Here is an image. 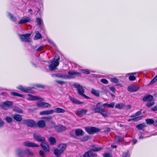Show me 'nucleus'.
<instances>
[{"mask_svg":"<svg viewBox=\"0 0 157 157\" xmlns=\"http://www.w3.org/2000/svg\"><path fill=\"white\" fill-rule=\"evenodd\" d=\"M36 21H37V23L39 25H41L42 22V20L40 18H37L36 19Z\"/></svg>","mask_w":157,"mask_h":157,"instance_id":"603ef678","label":"nucleus"},{"mask_svg":"<svg viewBox=\"0 0 157 157\" xmlns=\"http://www.w3.org/2000/svg\"><path fill=\"white\" fill-rule=\"evenodd\" d=\"M23 145L27 147H39V145L36 144H35L30 142H25L23 143Z\"/></svg>","mask_w":157,"mask_h":157,"instance_id":"ddd939ff","label":"nucleus"},{"mask_svg":"<svg viewBox=\"0 0 157 157\" xmlns=\"http://www.w3.org/2000/svg\"><path fill=\"white\" fill-rule=\"evenodd\" d=\"M26 153L27 154L30 156H32L33 155V153L32 151L28 149L26 150Z\"/></svg>","mask_w":157,"mask_h":157,"instance_id":"09e8293b","label":"nucleus"},{"mask_svg":"<svg viewBox=\"0 0 157 157\" xmlns=\"http://www.w3.org/2000/svg\"><path fill=\"white\" fill-rule=\"evenodd\" d=\"M33 137L35 139L38 141L41 142L45 141V138L44 137L41 136L37 134L34 133L33 134Z\"/></svg>","mask_w":157,"mask_h":157,"instance_id":"f8f14e48","label":"nucleus"},{"mask_svg":"<svg viewBox=\"0 0 157 157\" xmlns=\"http://www.w3.org/2000/svg\"><path fill=\"white\" fill-rule=\"evenodd\" d=\"M143 118V117L142 116L137 117L136 118H134L131 119H128V121H138L140 120H141Z\"/></svg>","mask_w":157,"mask_h":157,"instance_id":"58836bf2","label":"nucleus"},{"mask_svg":"<svg viewBox=\"0 0 157 157\" xmlns=\"http://www.w3.org/2000/svg\"><path fill=\"white\" fill-rule=\"evenodd\" d=\"M52 117L49 116L48 117H45L42 118V119H45L46 120H50L52 119Z\"/></svg>","mask_w":157,"mask_h":157,"instance_id":"680f3d73","label":"nucleus"},{"mask_svg":"<svg viewBox=\"0 0 157 157\" xmlns=\"http://www.w3.org/2000/svg\"><path fill=\"white\" fill-rule=\"evenodd\" d=\"M136 73L135 72V73H129V74H128V75H130L129 77V79L130 80L134 81L136 79V77L135 76H134L133 75H131L132 74H135Z\"/></svg>","mask_w":157,"mask_h":157,"instance_id":"f704fd0d","label":"nucleus"},{"mask_svg":"<svg viewBox=\"0 0 157 157\" xmlns=\"http://www.w3.org/2000/svg\"><path fill=\"white\" fill-rule=\"evenodd\" d=\"M17 88L24 92H28L30 91V90L29 88L23 87L21 86H18Z\"/></svg>","mask_w":157,"mask_h":157,"instance_id":"c756f323","label":"nucleus"},{"mask_svg":"<svg viewBox=\"0 0 157 157\" xmlns=\"http://www.w3.org/2000/svg\"><path fill=\"white\" fill-rule=\"evenodd\" d=\"M54 153L55 155L57 157H60L63 152L58 148H55L54 150Z\"/></svg>","mask_w":157,"mask_h":157,"instance_id":"4468645a","label":"nucleus"},{"mask_svg":"<svg viewBox=\"0 0 157 157\" xmlns=\"http://www.w3.org/2000/svg\"><path fill=\"white\" fill-rule=\"evenodd\" d=\"M97 156V154L93 153L91 151H88L86 152L83 155V157H90L91 156L96 157Z\"/></svg>","mask_w":157,"mask_h":157,"instance_id":"f3484780","label":"nucleus"},{"mask_svg":"<svg viewBox=\"0 0 157 157\" xmlns=\"http://www.w3.org/2000/svg\"><path fill=\"white\" fill-rule=\"evenodd\" d=\"M89 139L88 136H86L82 138L81 140L82 141H85L88 140Z\"/></svg>","mask_w":157,"mask_h":157,"instance_id":"bf43d9fd","label":"nucleus"},{"mask_svg":"<svg viewBox=\"0 0 157 157\" xmlns=\"http://www.w3.org/2000/svg\"><path fill=\"white\" fill-rule=\"evenodd\" d=\"M31 21V19L28 17H22L20 21L18 22L19 24H23Z\"/></svg>","mask_w":157,"mask_h":157,"instance_id":"9b49d317","label":"nucleus"},{"mask_svg":"<svg viewBox=\"0 0 157 157\" xmlns=\"http://www.w3.org/2000/svg\"><path fill=\"white\" fill-rule=\"evenodd\" d=\"M13 117L15 120L18 122L21 121L22 120L21 115L19 114H16L14 115L13 116Z\"/></svg>","mask_w":157,"mask_h":157,"instance_id":"c85d7f7f","label":"nucleus"},{"mask_svg":"<svg viewBox=\"0 0 157 157\" xmlns=\"http://www.w3.org/2000/svg\"><path fill=\"white\" fill-rule=\"evenodd\" d=\"M91 93L94 95L97 96H99V92L98 90H96L94 89H92L91 90Z\"/></svg>","mask_w":157,"mask_h":157,"instance_id":"c9c22d12","label":"nucleus"},{"mask_svg":"<svg viewBox=\"0 0 157 157\" xmlns=\"http://www.w3.org/2000/svg\"><path fill=\"white\" fill-rule=\"evenodd\" d=\"M22 151L20 150H18L16 151V154L18 157H20Z\"/></svg>","mask_w":157,"mask_h":157,"instance_id":"8fccbe9b","label":"nucleus"},{"mask_svg":"<svg viewBox=\"0 0 157 157\" xmlns=\"http://www.w3.org/2000/svg\"><path fill=\"white\" fill-rule=\"evenodd\" d=\"M57 125H56V123L53 122L51 121L50 123L49 124L48 128L50 129L51 128H55V129H56V127H57Z\"/></svg>","mask_w":157,"mask_h":157,"instance_id":"7c9ffc66","label":"nucleus"},{"mask_svg":"<svg viewBox=\"0 0 157 157\" xmlns=\"http://www.w3.org/2000/svg\"><path fill=\"white\" fill-rule=\"evenodd\" d=\"M6 14L11 20L14 21H16V17L11 14L10 13L7 12L6 13Z\"/></svg>","mask_w":157,"mask_h":157,"instance_id":"2f4dec72","label":"nucleus"},{"mask_svg":"<svg viewBox=\"0 0 157 157\" xmlns=\"http://www.w3.org/2000/svg\"><path fill=\"white\" fill-rule=\"evenodd\" d=\"M132 108V106L131 105H128L126 106V109H129Z\"/></svg>","mask_w":157,"mask_h":157,"instance_id":"774afa93","label":"nucleus"},{"mask_svg":"<svg viewBox=\"0 0 157 157\" xmlns=\"http://www.w3.org/2000/svg\"><path fill=\"white\" fill-rule=\"evenodd\" d=\"M146 126L145 123H142L136 125V127L138 129L142 130L146 127Z\"/></svg>","mask_w":157,"mask_h":157,"instance_id":"473e14b6","label":"nucleus"},{"mask_svg":"<svg viewBox=\"0 0 157 157\" xmlns=\"http://www.w3.org/2000/svg\"><path fill=\"white\" fill-rule=\"evenodd\" d=\"M115 105V103L114 102H112L110 104H108L107 103H105L103 105L104 106H107L108 107L113 108Z\"/></svg>","mask_w":157,"mask_h":157,"instance_id":"e433bc0d","label":"nucleus"},{"mask_svg":"<svg viewBox=\"0 0 157 157\" xmlns=\"http://www.w3.org/2000/svg\"><path fill=\"white\" fill-rule=\"evenodd\" d=\"M51 106V105L47 103L44 102L43 107L44 108H46L48 107H50Z\"/></svg>","mask_w":157,"mask_h":157,"instance_id":"de8ad7c7","label":"nucleus"},{"mask_svg":"<svg viewBox=\"0 0 157 157\" xmlns=\"http://www.w3.org/2000/svg\"><path fill=\"white\" fill-rule=\"evenodd\" d=\"M141 111H139L135 114V116H136V117L138 116L141 114Z\"/></svg>","mask_w":157,"mask_h":157,"instance_id":"69168bd1","label":"nucleus"},{"mask_svg":"<svg viewBox=\"0 0 157 157\" xmlns=\"http://www.w3.org/2000/svg\"><path fill=\"white\" fill-rule=\"evenodd\" d=\"M104 157H111V155L109 153H105L104 154Z\"/></svg>","mask_w":157,"mask_h":157,"instance_id":"e2e57ef3","label":"nucleus"},{"mask_svg":"<svg viewBox=\"0 0 157 157\" xmlns=\"http://www.w3.org/2000/svg\"><path fill=\"white\" fill-rule=\"evenodd\" d=\"M25 124L28 126L33 127L35 126L36 123L34 121L31 120H26L25 121Z\"/></svg>","mask_w":157,"mask_h":157,"instance_id":"6e6552de","label":"nucleus"},{"mask_svg":"<svg viewBox=\"0 0 157 157\" xmlns=\"http://www.w3.org/2000/svg\"><path fill=\"white\" fill-rule=\"evenodd\" d=\"M155 104V102L153 101L148 102L146 104V106L148 107H151Z\"/></svg>","mask_w":157,"mask_h":157,"instance_id":"37998d69","label":"nucleus"},{"mask_svg":"<svg viewBox=\"0 0 157 157\" xmlns=\"http://www.w3.org/2000/svg\"><path fill=\"white\" fill-rule=\"evenodd\" d=\"M67 129L63 125H58L56 127V130L58 132H62L65 131Z\"/></svg>","mask_w":157,"mask_h":157,"instance_id":"2eb2a0df","label":"nucleus"},{"mask_svg":"<svg viewBox=\"0 0 157 157\" xmlns=\"http://www.w3.org/2000/svg\"><path fill=\"white\" fill-rule=\"evenodd\" d=\"M110 81L113 82L117 83L119 82V80L115 78H110Z\"/></svg>","mask_w":157,"mask_h":157,"instance_id":"a18cd8bd","label":"nucleus"},{"mask_svg":"<svg viewBox=\"0 0 157 157\" xmlns=\"http://www.w3.org/2000/svg\"><path fill=\"white\" fill-rule=\"evenodd\" d=\"M11 94L14 96H18L20 97H22V98H24V96L22 94H20L17 93L15 92H11Z\"/></svg>","mask_w":157,"mask_h":157,"instance_id":"ea45409f","label":"nucleus"},{"mask_svg":"<svg viewBox=\"0 0 157 157\" xmlns=\"http://www.w3.org/2000/svg\"><path fill=\"white\" fill-rule=\"evenodd\" d=\"M4 125V122L0 119V128L3 127Z\"/></svg>","mask_w":157,"mask_h":157,"instance_id":"052dcab7","label":"nucleus"},{"mask_svg":"<svg viewBox=\"0 0 157 157\" xmlns=\"http://www.w3.org/2000/svg\"><path fill=\"white\" fill-rule=\"evenodd\" d=\"M101 82L102 83L105 84H107L108 83V81L105 79H102L101 80Z\"/></svg>","mask_w":157,"mask_h":157,"instance_id":"5fc2aeb1","label":"nucleus"},{"mask_svg":"<svg viewBox=\"0 0 157 157\" xmlns=\"http://www.w3.org/2000/svg\"><path fill=\"white\" fill-rule=\"evenodd\" d=\"M139 88V86L131 85L128 87V90L129 92H133L137 91Z\"/></svg>","mask_w":157,"mask_h":157,"instance_id":"423d86ee","label":"nucleus"},{"mask_svg":"<svg viewBox=\"0 0 157 157\" xmlns=\"http://www.w3.org/2000/svg\"><path fill=\"white\" fill-rule=\"evenodd\" d=\"M146 121L147 124H151L154 122V120L152 119H147Z\"/></svg>","mask_w":157,"mask_h":157,"instance_id":"c03bdc74","label":"nucleus"},{"mask_svg":"<svg viewBox=\"0 0 157 157\" xmlns=\"http://www.w3.org/2000/svg\"><path fill=\"white\" fill-rule=\"evenodd\" d=\"M37 124L39 127L41 128L44 127L46 125L45 122L43 120L39 121L37 123Z\"/></svg>","mask_w":157,"mask_h":157,"instance_id":"5701e85b","label":"nucleus"},{"mask_svg":"<svg viewBox=\"0 0 157 157\" xmlns=\"http://www.w3.org/2000/svg\"><path fill=\"white\" fill-rule=\"evenodd\" d=\"M52 111L53 112V113H64L65 112V110L59 107L55 109L54 110H52Z\"/></svg>","mask_w":157,"mask_h":157,"instance_id":"aec40b11","label":"nucleus"},{"mask_svg":"<svg viewBox=\"0 0 157 157\" xmlns=\"http://www.w3.org/2000/svg\"><path fill=\"white\" fill-rule=\"evenodd\" d=\"M97 112H99L98 113H100L102 116L105 117H107L109 115L108 113H107L104 109H101L100 111H97Z\"/></svg>","mask_w":157,"mask_h":157,"instance_id":"393cba45","label":"nucleus"},{"mask_svg":"<svg viewBox=\"0 0 157 157\" xmlns=\"http://www.w3.org/2000/svg\"><path fill=\"white\" fill-rule=\"evenodd\" d=\"M31 34L28 33L24 35H19L21 40L23 41L29 42L30 41L29 36Z\"/></svg>","mask_w":157,"mask_h":157,"instance_id":"0eeeda50","label":"nucleus"},{"mask_svg":"<svg viewBox=\"0 0 157 157\" xmlns=\"http://www.w3.org/2000/svg\"><path fill=\"white\" fill-rule=\"evenodd\" d=\"M157 81V75L151 82L150 84H152Z\"/></svg>","mask_w":157,"mask_h":157,"instance_id":"864d4df0","label":"nucleus"},{"mask_svg":"<svg viewBox=\"0 0 157 157\" xmlns=\"http://www.w3.org/2000/svg\"><path fill=\"white\" fill-rule=\"evenodd\" d=\"M86 131L90 134H92L94 133L98 132L100 131V129L95 127L87 128L86 129Z\"/></svg>","mask_w":157,"mask_h":157,"instance_id":"39448f33","label":"nucleus"},{"mask_svg":"<svg viewBox=\"0 0 157 157\" xmlns=\"http://www.w3.org/2000/svg\"><path fill=\"white\" fill-rule=\"evenodd\" d=\"M57 147H58V148L63 152L67 147V145L66 144H61L58 145Z\"/></svg>","mask_w":157,"mask_h":157,"instance_id":"bb28decb","label":"nucleus"},{"mask_svg":"<svg viewBox=\"0 0 157 157\" xmlns=\"http://www.w3.org/2000/svg\"><path fill=\"white\" fill-rule=\"evenodd\" d=\"M41 142L40 145L42 148L45 151L49 152V147L45 140V139L44 141H42Z\"/></svg>","mask_w":157,"mask_h":157,"instance_id":"1a4fd4ad","label":"nucleus"},{"mask_svg":"<svg viewBox=\"0 0 157 157\" xmlns=\"http://www.w3.org/2000/svg\"><path fill=\"white\" fill-rule=\"evenodd\" d=\"M151 110L153 111H157V105L152 107L151 108Z\"/></svg>","mask_w":157,"mask_h":157,"instance_id":"13d9d810","label":"nucleus"},{"mask_svg":"<svg viewBox=\"0 0 157 157\" xmlns=\"http://www.w3.org/2000/svg\"><path fill=\"white\" fill-rule=\"evenodd\" d=\"M5 120L7 123H11L13 121L12 118L11 117L9 116L6 117Z\"/></svg>","mask_w":157,"mask_h":157,"instance_id":"a19ab883","label":"nucleus"},{"mask_svg":"<svg viewBox=\"0 0 157 157\" xmlns=\"http://www.w3.org/2000/svg\"><path fill=\"white\" fill-rule=\"evenodd\" d=\"M13 104L12 102L6 101L2 102L1 104V106L3 109L7 110L10 108L12 106Z\"/></svg>","mask_w":157,"mask_h":157,"instance_id":"20e7f679","label":"nucleus"},{"mask_svg":"<svg viewBox=\"0 0 157 157\" xmlns=\"http://www.w3.org/2000/svg\"><path fill=\"white\" fill-rule=\"evenodd\" d=\"M87 112L86 109H81L77 111L76 114L77 116H83Z\"/></svg>","mask_w":157,"mask_h":157,"instance_id":"412c9836","label":"nucleus"},{"mask_svg":"<svg viewBox=\"0 0 157 157\" xmlns=\"http://www.w3.org/2000/svg\"><path fill=\"white\" fill-rule=\"evenodd\" d=\"M39 154L40 155L42 156V157H44L45 155V154L44 153V152L41 150L40 151Z\"/></svg>","mask_w":157,"mask_h":157,"instance_id":"6e6d98bb","label":"nucleus"},{"mask_svg":"<svg viewBox=\"0 0 157 157\" xmlns=\"http://www.w3.org/2000/svg\"><path fill=\"white\" fill-rule=\"evenodd\" d=\"M115 140L116 142H119L122 141L123 140V138L119 136H117L115 138Z\"/></svg>","mask_w":157,"mask_h":157,"instance_id":"49530a36","label":"nucleus"},{"mask_svg":"<svg viewBox=\"0 0 157 157\" xmlns=\"http://www.w3.org/2000/svg\"><path fill=\"white\" fill-rule=\"evenodd\" d=\"M78 75L79 76H81V74L78 72H76L73 71H70L68 72V75H57L53 74L52 76L53 77L57 76L59 77L65 79H69L74 78L75 75Z\"/></svg>","mask_w":157,"mask_h":157,"instance_id":"f257e3e1","label":"nucleus"},{"mask_svg":"<svg viewBox=\"0 0 157 157\" xmlns=\"http://www.w3.org/2000/svg\"><path fill=\"white\" fill-rule=\"evenodd\" d=\"M60 59L59 56H56L53 61L51 62V63L49 65V69L51 71L55 70L56 69L57 67L59 64V63L58 61Z\"/></svg>","mask_w":157,"mask_h":157,"instance_id":"f03ea898","label":"nucleus"},{"mask_svg":"<svg viewBox=\"0 0 157 157\" xmlns=\"http://www.w3.org/2000/svg\"><path fill=\"white\" fill-rule=\"evenodd\" d=\"M43 103L44 102H38L36 103V105L38 107H43Z\"/></svg>","mask_w":157,"mask_h":157,"instance_id":"3c124183","label":"nucleus"},{"mask_svg":"<svg viewBox=\"0 0 157 157\" xmlns=\"http://www.w3.org/2000/svg\"><path fill=\"white\" fill-rule=\"evenodd\" d=\"M74 87L77 88L78 92V94L81 95L87 99H89L90 98L84 94V90L83 87L77 83H75L74 84Z\"/></svg>","mask_w":157,"mask_h":157,"instance_id":"7ed1b4c3","label":"nucleus"},{"mask_svg":"<svg viewBox=\"0 0 157 157\" xmlns=\"http://www.w3.org/2000/svg\"><path fill=\"white\" fill-rule=\"evenodd\" d=\"M125 106V104L121 103L116 104L115 105V107L116 109H124Z\"/></svg>","mask_w":157,"mask_h":157,"instance_id":"4be33fe9","label":"nucleus"},{"mask_svg":"<svg viewBox=\"0 0 157 157\" xmlns=\"http://www.w3.org/2000/svg\"><path fill=\"white\" fill-rule=\"evenodd\" d=\"M48 141L50 144L52 145L55 144L56 142V139L52 137H50L49 138Z\"/></svg>","mask_w":157,"mask_h":157,"instance_id":"cd10ccee","label":"nucleus"},{"mask_svg":"<svg viewBox=\"0 0 157 157\" xmlns=\"http://www.w3.org/2000/svg\"><path fill=\"white\" fill-rule=\"evenodd\" d=\"M84 133L83 131L80 129H76L75 131V134L77 136H82Z\"/></svg>","mask_w":157,"mask_h":157,"instance_id":"b1692460","label":"nucleus"},{"mask_svg":"<svg viewBox=\"0 0 157 157\" xmlns=\"http://www.w3.org/2000/svg\"><path fill=\"white\" fill-rule=\"evenodd\" d=\"M27 99L29 100L34 101L37 100H40L41 101H43L44 99L39 97L38 96H36L30 94H28Z\"/></svg>","mask_w":157,"mask_h":157,"instance_id":"9d476101","label":"nucleus"},{"mask_svg":"<svg viewBox=\"0 0 157 157\" xmlns=\"http://www.w3.org/2000/svg\"><path fill=\"white\" fill-rule=\"evenodd\" d=\"M82 71L83 73L86 74H89L90 73L89 71L87 70H82Z\"/></svg>","mask_w":157,"mask_h":157,"instance_id":"4d7b16f0","label":"nucleus"},{"mask_svg":"<svg viewBox=\"0 0 157 157\" xmlns=\"http://www.w3.org/2000/svg\"><path fill=\"white\" fill-rule=\"evenodd\" d=\"M101 105V103H98L95 106H93L92 108L95 111V113H99V112L97 111H100L101 109H102L100 108Z\"/></svg>","mask_w":157,"mask_h":157,"instance_id":"6ab92c4d","label":"nucleus"},{"mask_svg":"<svg viewBox=\"0 0 157 157\" xmlns=\"http://www.w3.org/2000/svg\"><path fill=\"white\" fill-rule=\"evenodd\" d=\"M69 98L73 103L75 104L82 105L84 103V102L80 101L74 98L71 96H70L69 97Z\"/></svg>","mask_w":157,"mask_h":157,"instance_id":"dca6fc26","label":"nucleus"},{"mask_svg":"<svg viewBox=\"0 0 157 157\" xmlns=\"http://www.w3.org/2000/svg\"><path fill=\"white\" fill-rule=\"evenodd\" d=\"M91 149L94 151H97L101 150L102 148L101 147H98L97 146H94L92 147Z\"/></svg>","mask_w":157,"mask_h":157,"instance_id":"72a5a7b5","label":"nucleus"},{"mask_svg":"<svg viewBox=\"0 0 157 157\" xmlns=\"http://www.w3.org/2000/svg\"><path fill=\"white\" fill-rule=\"evenodd\" d=\"M13 110L15 111L20 113H23V111L21 109L17 107H14L13 108Z\"/></svg>","mask_w":157,"mask_h":157,"instance_id":"4c0bfd02","label":"nucleus"},{"mask_svg":"<svg viewBox=\"0 0 157 157\" xmlns=\"http://www.w3.org/2000/svg\"><path fill=\"white\" fill-rule=\"evenodd\" d=\"M56 82L59 84H63L64 83V82L63 81H58L57 80L56 81Z\"/></svg>","mask_w":157,"mask_h":157,"instance_id":"338daca9","label":"nucleus"},{"mask_svg":"<svg viewBox=\"0 0 157 157\" xmlns=\"http://www.w3.org/2000/svg\"><path fill=\"white\" fill-rule=\"evenodd\" d=\"M123 157H128L129 155L128 152H124L123 155Z\"/></svg>","mask_w":157,"mask_h":157,"instance_id":"0e129e2a","label":"nucleus"},{"mask_svg":"<svg viewBox=\"0 0 157 157\" xmlns=\"http://www.w3.org/2000/svg\"><path fill=\"white\" fill-rule=\"evenodd\" d=\"M53 113L52 110L43 111L40 112V114L41 115H45L51 114Z\"/></svg>","mask_w":157,"mask_h":157,"instance_id":"a211bd4d","label":"nucleus"},{"mask_svg":"<svg viewBox=\"0 0 157 157\" xmlns=\"http://www.w3.org/2000/svg\"><path fill=\"white\" fill-rule=\"evenodd\" d=\"M41 37V35L38 32L36 33V35L34 37L35 39H38Z\"/></svg>","mask_w":157,"mask_h":157,"instance_id":"79ce46f5","label":"nucleus"},{"mask_svg":"<svg viewBox=\"0 0 157 157\" xmlns=\"http://www.w3.org/2000/svg\"><path fill=\"white\" fill-rule=\"evenodd\" d=\"M153 99V96L151 95H150L145 96L143 99V100L144 101H148L149 102L151 101H152Z\"/></svg>","mask_w":157,"mask_h":157,"instance_id":"a878e982","label":"nucleus"}]
</instances>
